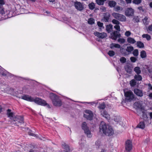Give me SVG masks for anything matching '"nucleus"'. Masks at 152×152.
Instances as JSON below:
<instances>
[{"label": "nucleus", "instance_id": "6", "mask_svg": "<svg viewBox=\"0 0 152 152\" xmlns=\"http://www.w3.org/2000/svg\"><path fill=\"white\" fill-rule=\"evenodd\" d=\"M33 102H34L42 106H45L47 105L48 108H50V107L49 105L44 100L42 99L38 98H34Z\"/></svg>", "mask_w": 152, "mask_h": 152}, {"label": "nucleus", "instance_id": "14", "mask_svg": "<svg viewBox=\"0 0 152 152\" xmlns=\"http://www.w3.org/2000/svg\"><path fill=\"white\" fill-rule=\"evenodd\" d=\"M134 92L137 96L142 97L143 96L142 91L137 88H135L134 90Z\"/></svg>", "mask_w": 152, "mask_h": 152}, {"label": "nucleus", "instance_id": "29", "mask_svg": "<svg viewBox=\"0 0 152 152\" xmlns=\"http://www.w3.org/2000/svg\"><path fill=\"white\" fill-rule=\"evenodd\" d=\"M106 15L104 16L103 19V21L105 22H107L108 21V20L110 16V14H107Z\"/></svg>", "mask_w": 152, "mask_h": 152}, {"label": "nucleus", "instance_id": "10", "mask_svg": "<svg viewBox=\"0 0 152 152\" xmlns=\"http://www.w3.org/2000/svg\"><path fill=\"white\" fill-rule=\"evenodd\" d=\"M74 5L75 8L78 10L81 11L84 9L83 4L80 2L78 1L75 2Z\"/></svg>", "mask_w": 152, "mask_h": 152}, {"label": "nucleus", "instance_id": "44", "mask_svg": "<svg viewBox=\"0 0 152 152\" xmlns=\"http://www.w3.org/2000/svg\"><path fill=\"white\" fill-rule=\"evenodd\" d=\"M133 55L135 56H137L138 55V51L137 49L134 50L133 52Z\"/></svg>", "mask_w": 152, "mask_h": 152}, {"label": "nucleus", "instance_id": "53", "mask_svg": "<svg viewBox=\"0 0 152 152\" xmlns=\"http://www.w3.org/2000/svg\"><path fill=\"white\" fill-rule=\"evenodd\" d=\"M131 34V33L129 31H126L125 34V35L127 37L129 36H130Z\"/></svg>", "mask_w": 152, "mask_h": 152}, {"label": "nucleus", "instance_id": "9", "mask_svg": "<svg viewBox=\"0 0 152 152\" xmlns=\"http://www.w3.org/2000/svg\"><path fill=\"white\" fill-rule=\"evenodd\" d=\"M134 12V10L132 8H128L126 9L125 12V15L127 17L132 16Z\"/></svg>", "mask_w": 152, "mask_h": 152}, {"label": "nucleus", "instance_id": "40", "mask_svg": "<svg viewBox=\"0 0 152 152\" xmlns=\"http://www.w3.org/2000/svg\"><path fill=\"white\" fill-rule=\"evenodd\" d=\"M114 120L116 122H118L120 121L121 118L119 116H115L114 118Z\"/></svg>", "mask_w": 152, "mask_h": 152}, {"label": "nucleus", "instance_id": "2", "mask_svg": "<svg viewBox=\"0 0 152 152\" xmlns=\"http://www.w3.org/2000/svg\"><path fill=\"white\" fill-rule=\"evenodd\" d=\"M50 97L54 105L60 107L62 105L61 102L57 96L53 93H50Z\"/></svg>", "mask_w": 152, "mask_h": 152}, {"label": "nucleus", "instance_id": "46", "mask_svg": "<svg viewBox=\"0 0 152 152\" xmlns=\"http://www.w3.org/2000/svg\"><path fill=\"white\" fill-rule=\"evenodd\" d=\"M118 41L121 44H123L125 42V40L123 38H119L118 40Z\"/></svg>", "mask_w": 152, "mask_h": 152}, {"label": "nucleus", "instance_id": "47", "mask_svg": "<svg viewBox=\"0 0 152 152\" xmlns=\"http://www.w3.org/2000/svg\"><path fill=\"white\" fill-rule=\"evenodd\" d=\"M112 22L113 24L116 25H119L120 23L118 20L115 19H113L112 20Z\"/></svg>", "mask_w": 152, "mask_h": 152}, {"label": "nucleus", "instance_id": "30", "mask_svg": "<svg viewBox=\"0 0 152 152\" xmlns=\"http://www.w3.org/2000/svg\"><path fill=\"white\" fill-rule=\"evenodd\" d=\"M126 71L128 73H130L132 72V67L131 66L127 65L125 67Z\"/></svg>", "mask_w": 152, "mask_h": 152}, {"label": "nucleus", "instance_id": "4", "mask_svg": "<svg viewBox=\"0 0 152 152\" xmlns=\"http://www.w3.org/2000/svg\"><path fill=\"white\" fill-rule=\"evenodd\" d=\"M124 95L126 97V100L129 102L132 100L134 98V95L130 90L126 92L124 91Z\"/></svg>", "mask_w": 152, "mask_h": 152}, {"label": "nucleus", "instance_id": "21", "mask_svg": "<svg viewBox=\"0 0 152 152\" xmlns=\"http://www.w3.org/2000/svg\"><path fill=\"white\" fill-rule=\"evenodd\" d=\"M134 105L137 109L140 110H142V105L139 102H135L134 103Z\"/></svg>", "mask_w": 152, "mask_h": 152}, {"label": "nucleus", "instance_id": "43", "mask_svg": "<svg viewBox=\"0 0 152 152\" xmlns=\"http://www.w3.org/2000/svg\"><path fill=\"white\" fill-rule=\"evenodd\" d=\"M108 54L110 56H113L115 55V52L113 50H110L108 53Z\"/></svg>", "mask_w": 152, "mask_h": 152}, {"label": "nucleus", "instance_id": "15", "mask_svg": "<svg viewBox=\"0 0 152 152\" xmlns=\"http://www.w3.org/2000/svg\"><path fill=\"white\" fill-rule=\"evenodd\" d=\"M15 121H17L18 122L20 123H23V117L21 116H17L14 118L13 119Z\"/></svg>", "mask_w": 152, "mask_h": 152}, {"label": "nucleus", "instance_id": "13", "mask_svg": "<svg viewBox=\"0 0 152 152\" xmlns=\"http://www.w3.org/2000/svg\"><path fill=\"white\" fill-rule=\"evenodd\" d=\"M22 99L29 102H33L34 98L28 95H25L22 97Z\"/></svg>", "mask_w": 152, "mask_h": 152}, {"label": "nucleus", "instance_id": "11", "mask_svg": "<svg viewBox=\"0 0 152 152\" xmlns=\"http://www.w3.org/2000/svg\"><path fill=\"white\" fill-rule=\"evenodd\" d=\"M121 34L119 32L115 31L111 33L110 34V38L113 39L115 40L117 38L120 37Z\"/></svg>", "mask_w": 152, "mask_h": 152}, {"label": "nucleus", "instance_id": "35", "mask_svg": "<svg viewBox=\"0 0 152 152\" xmlns=\"http://www.w3.org/2000/svg\"><path fill=\"white\" fill-rule=\"evenodd\" d=\"M143 22L145 25H147L149 24V22L148 21V18L145 17L142 20Z\"/></svg>", "mask_w": 152, "mask_h": 152}, {"label": "nucleus", "instance_id": "55", "mask_svg": "<svg viewBox=\"0 0 152 152\" xmlns=\"http://www.w3.org/2000/svg\"><path fill=\"white\" fill-rule=\"evenodd\" d=\"M97 24L98 26L100 27H102L103 26V23L100 22H98Z\"/></svg>", "mask_w": 152, "mask_h": 152}, {"label": "nucleus", "instance_id": "61", "mask_svg": "<svg viewBox=\"0 0 152 152\" xmlns=\"http://www.w3.org/2000/svg\"><path fill=\"white\" fill-rule=\"evenodd\" d=\"M149 6L151 8H152V2L149 3Z\"/></svg>", "mask_w": 152, "mask_h": 152}, {"label": "nucleus", "instance_id": "19", "mask_svg": "<svg viewBox=\"0 0 152 152\" xmlns=\"http://www.w3.org/2000/svg\"><path fill=\"white\" fill-rule=\"evenodd\" d=\"M127 42L130 44H134L136 42V41L134 39L131 37H129L127 39Z\"/></svg>", "mask_w": 152, "mask_h": 152}, {"label": "nucleus", "instance_id": "3", "mask_svg": "<svg viewBox=\"0 0 152 152\" xmlns=\"http://www.w3.org/2000/svg\"><path fill=\"white\" fill-rule=\"evenodd\" d=\"M81 127L82 129L84 130L85 133L88 137H92V135L91 132L89 130L86 122H84L82 123Z\"/></svg>", "mask_w": 152, "mask_h": 152}, {"label": "nucleus", "instance_id": "34", "mask_svg": "<svg viewBox=\"0 0 152 152\" xmlns=\"http://www.w3.org/2000/svg\"><path fill=\"white\" fill-rule=\"evenodd\" d=\"M134 79L140 81L142 80V76L139 74L136 75L134 76Z\"/></svg>", "mask_w": 152, "mask_h": 152}, {"label": "nucleus", "instance_id": "52", "mask_svg": "<svg viewBox=\"0 0 152 152\" xmlns=\"http://www.w3.org/2000/svg\"><path fill=\"white\" fill-rule=\"evenodd\" d=\"M148 87V88L149 90H151L152 91V85L150 83H148L146 85Z\"/></svg>", "mask_w": 152, "mask_h": 152}, {"label": "nucleus", "instance_id": "57", "mask_svg": "<svg viewBox=\"0 0 152 152\" xmlns=\"http://www.w3.org/2000/svg\"><path fill=\"white\" fill-rule=\"evenodd\" d=\"M115 9V10L116 11H117L120 10V7L119 6L116 7Z\"/></svg>", "mask_w": 152, "mask_h": 152}, {"label": "nucleus", "instance_id": "39", "mask_svg": "<svg viewBox=\"0 0 152 152\" xmlns=\"http://www.w3.org/2000/svg\"><path fill=\"white\" fill-rule=\"evenodd\" d=\"M94 20L92 18H90L88 19V22L90 24H92L94 23Z\"/></svg>", "mask_w": 152, "mask_h": 152}, {"label": "nucleus", "instance_id": "28", "mask_svg": "<svg viewBox=\"0 0 152 152\" xmlns=\"http://www.w3.org/2000/svg\"><path fill=\"white\" fill-rule=\"evenodd\" d=\"M142 37L143 38H145L147 40H150L151 39V36L148 34H143Z\"/></svg>", "mask_w": 152, "mask_h": 152}, {"label": "nucleus", "instance_id": "63", "mask_svg": "<svg viewBox=\"0 0 152 152\" xmlns=\"http://www.w3.org/2000/svg\"><path fill=\"white\" fill-rule=\"evenodd\" d=\"M150 115L151 118L152 119V112L151 113H150Z\"/></svg>", "mask_w": 152, "mask_h": 152}, {"label": "nucleus", "instance_id": "51", "mask_svg": "<svg viewBox=\"0 0 152 152\" xmlns=\"http://www.w3.org/2000/svg\"><path fill=\"white\" fill-rule=\"evenodd\" d=\"M130 59L131 61L133 63L135 62L137 60V58L134 57H131Z\"/></svg>", "mask_w": 152, "mask_h": 152}, {"label": "nucleus", "instance_id": "1", "mask_svg": "<svg viewBox=\"0 0 152 152\" xmlns=\"http://www.w3.org/2000/svg\"><path fill=\"white\" fill-rule=\"evenodd\" d=\"M99 129L100 131H102L107 136L112 135L114 133L113 130L111 126H107L103 121L102 122L100 125Z\"/></svg>", "mask_w": 152, "mask_h": 152}, {"label": "nucleus", "instance_id": "24", "mask_svg": "<svg viewBox=\"0 0 152 152\" xmlns=\"http://www.w3.org/2000/svg\"><path fill=\"white\" fill-rule=\"evenodd\" d=\"M134 71L137 74H139L141 73V70L140 67L138 66L135 67L134 69Z\"/></svg>", "mask_w": 152, "mask_h": 152}, {"label": "nucleus", "instance_id": "42", "mask_svg": "<svg viewBox=\"0 0 152 152\" xmlns=\"http://www.w3.org/2000/svg\"><path fill=\"white\" fill-rule=\"evenodd\" d=\"M141 1V0H134L132 1V3L136 4H140Z\"/></svg>", "mask_w": 152, "mask_h": 152}, {"label": "nucleus", "instance_id": "33", "mask_svg": "<svg viewBox=\"0 0 152 152\" xmlns=\"http://www.w3.org/2000/svg\"><path fill=\"white\" fill-rule=\"evenodd\" d=\"M88 6L90 10H93L95 8V5L94 3L92 2L89 4Z\"/></svg>", "mask_w": 152, "mask_h": 152}, {"label": "nucleus", "instance_id": "58", "mask_svg": "<svg viewBox=\"0 0 152 152\" xmlns=\"http://www.w3.org/2000/svg\"><path fill=\"white\" fill-rule=\"evenodd\" d=\"M127 4L131 3L132 2V0H125Z\"/></svg>", "mask_w": 152, "mask_h": 152}, {"label": "nucleus", "instance_id": "54", "mask_svg": "<svg viewBox=\"0 0 152 152\" xmlns=\"http://www.w3.org/2000/svg\"><path fill=\"white\" fill-rule=\"evenodd\" d=\"M137 8L140 12H143L145 11V10L142 8V7H139Z\"/></svg>", "mask_w": 152, "mask_h": 152}, {"label": "nucleus", "instance_id": "49", "mask_svg": "<svg viewBox=\"0 0 152 152\" xmlns=\"http://www.w3.org/2000/svg\"><path fill=\"white\" fill-rule=\"evenodd\" d=\"M0 13L2 15L5 14L4 10L2 8V6L1 5L0 6Z\"/></svg>", "mask_w": 152, "mask_h": 152}, {"label": "nucleus", "instance_id": "36", "mask_svg": "<svg viewBox=\"0 0 152 152\" xmlns=\"http://www.w3.org/2000/svg\"><path fill=\"white\" fill-rule=\"evenodd\" d=\"M136 81L134 79L131 80L130 82V84L131 86L133 87L136 85Z\"/></svg>", "mask_w": 152, "mask_h": 152}, {"label": "nucleus", "instance_id": "7", "mask_svg": "<svg viewBox=\"0 0 152 152\" xmlns=\"http://www.w3.org/2000/svg\"><path fill=\"white\" fill-rule=\"evenodd\" d=\"M84 115V116L87 119L89 120L92 119L93 114L92 112L89 110H86Z\"/></svg>", "mask_w": 152, "mask_h": 152}, {"label": "nucleus", "instance_id": "38", "mask_svg": "<svg viewBox=\"0 0 152 152\" xmlns=\"http://www.w3.org/2000/svg\"><path fill=\"white\" fill-rule=\"evenodd\" d=\"M105 106L104 103L103 102L99 104V108L100 109H104L105 108Z\"/></svg>", "mask_w": 152, "mask_h": 152}, {"label": "nucleus", "instance_id": "25", "mask_svg": "<svg viewBox=\"0 0 152 152\" xmlns=\"http://www.w3.org/2000/svg\"><path fill=\"white\" fill-rule=\"evenodd\" d=\"M137 47L140 48H143L144 46L143 43L141 41H137Z\"/></svg>", "mask_w": 152, "mask_h": 152}, {"label": "nucleus", "instance_id": "48", "mask_svg": "<svg viewBox=\"0 0 152 152\" xmlns=\"http://www.w3.org/2000/svg\"><path fill=\"white\" fill-rule=\"evenodd\" d=\"M114 28L118 32H119V31H120V27L119 25H115L114 26Z\"/></svg>", "mask_w": 152, "mask_h": 152}, {"label": "nucleus", "instance_id": "18", "mask_svg": "<svg viewBox=\"0 0 152 152\" xmlns=\"http://www.w3.org/2000/svg\"><path fill=\"white\" fill-rule=\"evenodd\" d=\"M114 48H121V46L118 44L112 43L110 45V48L111 49H113Z\"/></svg>", "mask_w": 152, "mask_h": 152}, {"label": "nucleus", "instance_id": "8", "mask_svg": "<svg viewBox=\"0 0 152 152\" xmlns=\"http://www.w3.org/2000/svg\"><path fill=\"white\" fill-rule=\"evenodd\" d=\"M125 149L127 151H131L132 148V141L129 140H127L126 141L125 145Z\"/></svg>", "mask_w": 152, "mask_h": 152}, {"label": "nucleus", "instance_id": "31", "mask_svg": "<svg viewBox=\"0 0 152 152\" xmlns=\"http://www.w3.org/2000/svg\"><path fill=\"white\" fill-rule=\"evenodd\" d=\"M134 50V48L132 46L127 47L126 50L129 53H131Z\"/></svg>", "mask_w": 152, "mask_h": 152}, {"label": "nucleus", "instance_id": "17", "mask_svg": "<svg viewBox=\"0 0 152 152\" xmlns=\"http://www.w3.org/2000/svg\"><path fill=\"white\" fill-rule=\"evenodd\" d=\"M62 147L65 150H64V151L65 152H69V149L68 146L64 142L62 144Z\"/></svg>", "mask_w": 152, "mask_h": 152}, {"label": "nucleus", "instance_id": "56", "mask_svg": "<svg viewBox=\"0 0 152 152\" xmlns=\"http://www.w3.org/2000/svg\"><path fill=\"white\" fill-rule=\"evenodd\" d=\"M100 143V142L99 141H97L95 142V144L98 146H99Z\"/></svg>", "mask_w": 152, "mask_h": 152}, {"label": "nucleus", "instance_id": "20", "mask_svg": "<svg viewBox=\"0 0 152 152\" xmlns=\"http://www.w3.org/2000/svg\"><path fill=\"white\" fill-rule=\"evenodd\" d=\"M101 115L103 116L107 119H109L110 118L109 115L104 110L103 112L102 111Z\"/></svg>", "mask_w": 152, "mask_h": 152}, {"label": "nucleus", "instance_id": "27", "mask_svg": "<svg viewBox=\"0 0 152 152\" xmlns=\"http://www.w3.org/2000/svg\"><path fill=\"white\" fill-rule=\"evenodd\" d=\"M116 4V2L114 1H109L108 4L111 7H114Z\"/></svg>", "mask_w": 152, "mask_h": 152}, {"label": "nucleus", "instance_id": "64", "mask_svg": "<svg viewBox=\"0 0 152 152\" xmlns=\"http://www.w3.org/2000/svg\"><path fill=\"white\" fill-rule=\"evenodd\" d=\"M45 12L48 15L50 14V12L48 11H46Z\"/></svg>", "mask_w": 152, "mask_h": 152}, {"label": "nucleus", "instance_id": "50", "mask_svg": "<svg viewBox=\"0 0 152 152\" xmlns=\"http://www.w3.org/2000/svg\"><path fill=\"white\" fill-rule=\"evenodd\" d=\"M28 134L30 136H31L36 137H37V135L33 133L32 131H30L29 132H28Z\"/></svg>", "mask_w": 152, "mask_h": 152}, {"label": "nucleus", "instance_id": "41", "mask_svg": "<svg viewBox=\"0 0 152 152\" xmlns=\"http://www.w3.org/2000/svg\"><path fill=\"white\" fill-rule=\"evenodd\" d=\"M133 20L134 22H138L139 21V19L138 16H135L133 19Z\"/></svg>", "mask_w": 152, "mask_h": 152}, {"label": "nucleus", "instance_id": "5", "mask_svg": "<svg viewBox=\"0 0 152 152\" xmlns=\"http://www.w3.org/2000/svg\"><path fill=\"white\" fill-rule=\"evenodd\" d=\"M113 16L116 19L121 22H125L126 20V18L124 15L121 14L114 12L112 13Z\"/></svg>", "mask_w": 152, "mask_h": 152}, {"label": "nucleus", "instance_id": "37", "mask_svg": "<svg viewBox=\"0 0 152 152\" xmlns=\"http://www.w3.org/2000/svg\"><path fill=\"white\" fill-rule=\"evenodd\" d=\"M140 56L142 58H145L146 57V54L145 51L142 50L141 52Z\"/></svg>", "mask_w": 152, "mask_h": 152}, {"label": "nucleus", "instance_id": "62", "mask_svg": "<svg viewBox=\"0 0 152 152\" xmlns=\"http://www.w3.org/2000/svg\"><path fill=\"white\" fill-rule=\"evenodd\" d=\"M2 75H3V76H6L7 75V73H2Z\"/></svg>", "mask_w": 152, "mask_h": 152}, {"label": "nucleus", "instance_id": "26", "mask_svg": "<svg viewBox=\"0 0 152 152\" xmlns=\"http://www.w3.org/2000/svg\"><path fill=\"white\" fill-rule=\"evenodd\" d=\"M113 28V26L111 24L107 25L106 26V29L107 31L109 33L111 31Z\"/></svg>", "mask_w": 152, "mask_h": 152}, {"label": "nucleus", "instance_id": "22", "mask_svg": "<svg viewBox=\"0 0 152 152\" xmlns=\"http://www.w3.org/2000/svg\"><path fill=\"white\" fill-rule=\"evenodd\" d=\"M146 30L148 33L152 35V24L149 25L146 28Z\"/></svg>", "mask_w": 152, "mask_h": 152}, {"label": "nucleus", "instance_id": "60", "mask_svg": "<svg viewBox=\"0 0 152 152\" xmlns=\"http://www.w3.org/2000/svg\"><path fill=\"white\" fill-rule=\"evenodd\" d=\"M149 96L150 98H151L152 99V93H151L149 94Z\"/></svg>", "mask_w": 152, "mask_h": 152}, {"label": "nucleus", "instance_id": "45", "mask_svg": "<svg viewBox=\"0 0 152 152\" xmlns=\"http://www.w3.org/2000/svg\"><path fill=\"white\" fill-rule=\"evenodd\" d=\"M126 59L124 57H121L120 59V62L122 63H124L126 61Z\"/></svg>", "mask_w": 152, "mask_h": 152}, {"label": "nucleus", "instance_id": "32", "mask_svg": "<svg viewBox=\"0 0 152 152\" xmlns=\"http://www.w3.org/2000/svg\"><path fill=\"white\" fill-rule=\"evenodd\" d=\"M106 0H96V3L99 5H103L104 2Z\"/></svg>", "mask_w": 152, "mask_h": 152}, {"label": "nucleus", "instance_id": "59", "mask_svg": "<svg viewBox=\"0 0 152 152\" xmlns=\"http://www.w3.org/2000/svg\"><path fill=\"white\" fill-rule=\"evenodd\" d=\"M87 103L88 104H90L92 105H93L94 104H96V103L95 102H87Z\"/></svg>", "mask_w": 152, "mask_h": 152}, {"label": "nucleus", "instance_id": "16", "mask_svg": "<svg viewBox=\"0 0 152 152\" xmlns=\"http://www.w3.org/2000/svg\"><path fill=\"white\" fill-rule=\"evenodd\" d=\"M7 115L8 117L10 118L11 119H13L14 118V114L12 112H11V110L10 109L7 110Z\"/></svg>", "mask_w": 152, "mask_h": 152}, {"label": "nucleus", "instance_id": "23", "mask_svg": "<svg viewBox=\"0 0 152 152\" xmlns=\"http://www.w3.org/2000/svg\"><path fill=\"white\" fill-rule=\"evenodd\" d=\"M137 127L138 128L143 129L145 127V124L143 122H140L137 125Z\"/></svg>", "mask_w": 152, "mask_h": 152}, {"label": "nucleus", "instance_id": "12", "mask_svg": "<svg viewBox=\"0 0 152 152\" xmlns=\"http://www.w3.org/2000/svg\"><path fill=\"white\" fill-rule=\"evenodd\" d=\"M94 34L95 36L101 39L105 38L107 36L106 33L104 32L99 33L97 31H96L94 32Z\"/></svg>", "mask_w": 152, "mask_h": 152}]
</instances>
